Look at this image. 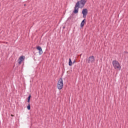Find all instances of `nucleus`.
<instances>
[{
  "label": "nucleus",
  "instance_id": "nucleus-1",
  "mask_svg": "<svg viewBox=\"0 0 128 128\" xmlns=\"http://www.w3.org/2000/svg\"><path fill=\"white\" fill-rule=\"evenodd\" d=\"M87 0H80V1L77 2L74 8V14H78V8H80V6H84L86 4Z\"/></svg>",
  "mask_w": 128,
  "mask_h": 128
},
{
  "label": "nucleus",
  "instance_id": "nucleus-2",
  "mask_svg": "<svg viewBox=\"0 0 128 128\" xmlns=\"http://www.w3.org/2000/svg\"><path fill=\"white\" fill-rule=\"evenodd\" d=\"M112 64L115 70H120V68H122V67L120 66V62H118V60H113Z\"/></svg>",
  "mask_w": 128,
  "mask_h": 128
},
{
  "label": "nucleus",
  "instance_id": "nucleus-3",
  "mask_svg": "<svg viewBox=\"0 0 128 128\" xmlns=\"http://www.w3.org/2000/svg\"><path fill=\"white\" fill-rule=\"evenodd\" d=\"M57 88L58 90H62V88H64V82L62 81V78H60L58 80L57 84Z\"/></svg>",
  "mask_w": 128,
  "mask_h": 128
},
{
  "label": "nucleus",
  "instance_id": "nucleus-4",
  "mask_svg": "<svg viewBox=\"0 0 128 128\" xmlns=\"http://www.w3.org/2000/svg\"><path fill=\"white\" fill-rule=\"evenodd\" d=\"M96 60L94 59V56H90L88 58V64H94Z\"/></svg>",
  "mask_w": 128,
  "mask_h": 128
},
{
  "label": "nucleus",
  "instance_id": "nucleus-5",
  "mask_svg": "<svg viewBox=\"0 0 128 128\" xmlns=\"http://www.w3.org/2000/svg\"><path fill=\"white\" fill-rule=\"evenodd\" d=\"M88 9L84 8L82 10V14H83V18H86V16H88Z\"/></svg>",
  "mask_w": 128,
  "mask_h": 128
},
{
  "label": "nucleus",
  "instance_id": "nucleus-6",
  "mask_svg": "<svg viewBox=\"0 0 128 128\" xmlns=\"http://www.w3.org/2000/svg\"><path fill=\"white\" fill-rule=\"evenodd\" d=\"M26 57H24V56H20L18 60V64H22V62H23V60H24V58Z\"/></svg>",
  "mask_w": 128,
  "mask_h": 128
},
{
  "label": "nucleus",
  "instance_id": "nucleus-7",
  "mask_svg": "<svg viewBox=\"0 0 128 128\" xmlns=\"http://www.w3.org/2000/svg\"><path fill=\"white\" fill-rule=\"evenodd\" d=\"M36 48L39 50V54H42V47L38 46Z\"/></svg>",
  "mask_w": 128,
  "mask_h": 128
},
{
  "label": "nucleus",
  "instance_id": "nucleus-8",
  "mask_svg": "<svg viewBox=\"0 0 128 128\" xmlns=\"http://www.w3.org/2000/svg\"><path fill=\"white\" fill-rule=\"evenodd\" d=\"M86 20V19H84L80 24V27L84 28V21Z\"/></svg>",
  "mask_w": 128,
  "mask_h": 128
},
{
  "label": "nucleus",
  "instance_id": "nucleus-9",
  "mask_svg": "<svg viewBox=\"0 0 128 128\" xmlns=\"http://www.w3.org/2000/svg\"><path fill=\"white\" fill-rule=\"evenodd\" d=\"M68 64H69L70 66H72V59H70V58H69Z\"/></svg>",
  "mask_w": 128,
  "mask_h": 128
},
{
  "label": "nucleus",
  "instance_id": "nucleus-10",
  "mask_svg": "<svg viewBox=\"0 0 128 128\" xmlns=\"http://www.w3.org/2000/svg\"><path fill=\"white\" fill-rule=\"evenodd\" d=\"M30 98H32V96L30 95L28 98V102H30Z\"/></svg>",
  "mask_w": 128,
  "mask_h": 128
},
{
  "label": "nucleus",
  "instance_id": "nucleus-11",
  "mask_svg": "<svg viewBox=\"0 0 128 128\" xmlns=\"http://www.w3.org/2000/svg\"><path fill=\"white\" fill-rule=\"evenodd\" d=\"M27 108H28V110H30V104H28Z\"/></svg>",
  "mask_w": 128,
  "mask_h": 128
},
{
  "label": "nucleus",
  "instance_id": "nucleus-12",
  "mask_svg": "<svg viewBox=\"0 0 128 128\" xmlns=\"http://www.w3.org/2000/svg\"><path fill=\"white\" fill-rule=\"evenodd\" d=\"M74 62H76V60H74L73 62V64H74Z\"/></svg>",
  "mask_w": 128,
  "mask_h": 128
},
{
  "label": "nucleus",
  "instance_id": "nucleus-13",
  "mask_svg": "<svg viewBox=\"0 0 128 128\" xmlns=\"http://www.w3.org/2000/svg\"><path fill=\"white\" fill-rule=\"evenodd\" d=\"M11 116H14V115H12V114H11Z\"/></svg>",
  "mask_w": 128,
  "mask_h": 128
},
{
  "label": "nucleus",
  "instance_id": "nucleus-14",
  "mask_svg": "<svg viewBox=\"0 0 128 128\" xmlns=\"http://www.w3.org/2000/svg\"><path fill=\"white\" fill-rule=\"evenodd\" d=\"M6 44H8V42H6Z\"/></svg>",
  "mask_w": 128,
  "mask_h": 128
}]
</instances>
